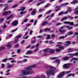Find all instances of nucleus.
<instances>
[{
	"label": "nucleus",
	"mask_w": 78,
	"mask_h": 78,
	"mask_svg": "<svg viewBox=\"0 0 78 78\" xmlns=\"http://www.w3.org/2000/svg\"><path fill=\"white\" fill-rule=\"evenodd\" d=\"M56 57H53V58H51L50 59H56Z\"/></svg>",
	"instance_id": "nucleus-63"
},
{
	"label": "nucleus",
	"mask_w": 78,
	"mask_h": 78,
	"mask_svg": "<svg viewBox=\"0 0 78 78\" xmlns=\"http://www.w3.org/2000/svg\"><path fill=\"white\" fill-rule=\"evenodd\" d=\"M28 20L27 19H24V20H23V22H27V21H28Z\"/></svg>",
	"instance_id": "nucleus-42"
},
{
	"label": "nucleus",
	"mask_w": 78,
	"mask_h": 78,
	"mask_svg": "<svg viewBox=\"0 0 78 78\" xmlns=\"http://www.w3.org/2000/svg\"><path fill=\"white\" fill-rule=\"evenodd\" d=\"M55 62L57 63V65H59L60 63V60L57 59L55 60Z\"/></svg>",
	"instance_id": "nucleus-19"
},
{
	"label": "nucleus",
	"mask_w": 78,
	"mask_h": 78,
	"mask_svg": "<svg viewBox=\"0 0 78 78\" xmlns=\"http://www.w3.org/2000/svg\"><path fill=\"white\" fill-rule=\"evenodd\" d=\"M26 8V7H25L22 6L21 7L20 9L18 10V11H25V9Z\"/></svg>",
	"instance_id": "nucleus-16"
},
{
	"label": "nucleus",
	"mask_w": 78,
	"mask_h": 78,
	"mask_svg": "<svg viewBox=\"0 0 78 78\" xmlns=\"http://www.w3.org/2000/svg\"><path fill=\"white\" fill-rule=\"evenodd\" d=\"M12 16H13V15H11L9 17H8L6 19L7 20H9V18H11V17H12Z\"/></svg>",
	"instance_id": "nucleus-47"
},
{
	"label": "nucleus",
	"mask_w": 78,
	"mask_h": 78,
	"mask_svg": "<svg viewBox=\"0 0 78 78\" xmlns=\"http://www.w3.org/2000/svg\"><path fill=\"white\" fill-rule=\"evenodd\" d=\"M71 4H73V5H75L76 4L75 0H73L72 2H71Z\"/></svg>",
	"instance_id": "nucleus-37"
},
{
	"label": "nucleus",
	"mask_w": 78,
	"mask_h": 78,
	"mask_svg": "<svg viewBox=\"0 0 78 78\" xmlns=\"http://www.w3.org/2000/svg\"><path fill=\"white\" fill-rule=\"evenodd\" d=\"M73 34V32H70L68 33V35H71V34Z\"/></svg>",
	"instance_id": "nucleus-56"
},
{
	"label": "nucleus",
	"mask_w": 78,
	"mask_h": 78,
	"mask_svg": "<svg viewBox=\"0 0 78 78\" xmlns=\"http://www.w3.org/2000/svg\"><path fill=\"white\" fill-rule=\"evenodd\" d=\"M65 44H64V46H66V47H67L70 44V42L69 41H66L65 42Z\"/></svg>",
	"instance_id": "nucleus-13"
},
{
	"label": "nucleus",
	"mask_w": 78,
	"mask_h": 78,
	"mask_svg": "<svg viewBox=\"0 0 78 78\" xmlns=\"http://www.w3.org/2000/svg\"><path fill=\"white\" fill-rule=\"evenodd\" d=\"M11 13V11L10 10H9V11L7 12H3V16H6V15H7L8 14H9Z\"/></svg>",
	"instance_id": "nucleus-11"
},
{
	"label": "nucleus",
	"mask_w": 78,
	"mask_h": 78,
	"mask_svg": "<svg viewBox=\"0 0 78 78\" xmlns=\"http://www.w3.org/2000/svg\"><path fill=\"white\" fill-rule=\"evenodd\" d=\"M31 53V51H27V53H26V55H28V54H30V53Z\"/></svg>",
	"instance_id": "nucleus-36"
},
{
	"label": "nucleus",
	"mask_w": 78,
	"mask_h": 78,
	"mask_svg": "<svg viewBox=\"0 0 78 78\" xmlns=\"http://www.w3.org/2000/svg\"><path fill=\"white\" fill-rule=\"evenodd\" d=\"M7 61H8V58H6L2 60V61L4 62H6Z\"/></svg>",
	"instance_id": "nucleus-30"
},
{
	"label": "nucleus",
	"mask_w": 78,
	"mask_h": 78,
	"mask_svg": "<svg viewBox=\"0 0 78 78\" xmlns=\"http://www.w3.org/2000/svg\"><path fill=\"white\" fill-rule=\"evenodd\" d=\"M44 67L47 69L46 73L47 75L51 74V75H53L56 73L55 70H56V68H54L53 67L48 66L47 65H45Z\"/></svg>",
	"instance_id": "nucleus-2"
},
{
	"label": "nucleus",
	"mask_w": 78,
	"mask_h": 78,
	"mask_svg": "<svg viewBox=\"0 0 78 78\" xmlns=\"http://www.w3.org/2000/svg\"><path fill=\"white\" fill-rule=\"evenodd\" d=\"M39 48H37L36 49L34 50V51H38L39 50Z\"/></svg>",
	"instance_id": "nucleus-54"
},
{
	"label": "nucleus",
	"mask_w": 78,
	"mask_h": 78,
	"mask_svg": "<svg viewBox=\"0 0 78 78\" xmlns=\"http://www.w3.org/2000/svg\"><path fill=\"white\" fill-rule=\"evenodd\" d=\"M28 34V32H27L25 33L24 36V37H25V36H27Z\"/></svg>",
	"instance_id": "nucleus-51"
},
{
	"label": "nucleus",
	"mask_w": 78,
	"mask_h": 78,
	"mask_svg": "<svg viewBox=\"0 0 78 78\" xmlns=\"http://www.w3.org/2000/svg\"><path fill=\"white\" fill-rule=\"evenodd\" d=\"M19 44H17L16 45H15V47L17 48L19 47Z\"/></svg>",
	"instance_id": "nucleus-59"
},
{
	"label": "nucleus",
	"mask_w": 78,
	"mask_h": 78,
	"mask_svg": "<svg viewBox=\"0 0 78 78\" xmlns=\"http://www.w3.org/2000/svg\"><path fill=\"white\" fill-rule=\"evenodd\" d=\"M18 6V5L16 4L12 6V8H16V7H17Z\"/></svg>",
	"instance_id": "nucleus-46"
},
{
	"label": "nucleus",
	"mask_w": 78,
	"mask_h": 78,
	"mask_svg": "<svg viewBox=\"0 0 78 78\" xmlns=\"http://www.w3.org/2000/svg\"><path fill=\"white\" fill-rule=\"evenodd\" d=\"M22 37V36L21 35H19L17 36L16 37V39H18L19 38H20L21 37Z\"/></svg>",
	"instance_id": "nucleus-28"
},
{
	"label": "nucleus",
	"mask_w": 78,
	"mask_h": 78,
	"mask_svg": "<svg viewBox=\"0 0 78 78\" xmlns=\"http://www.w3.org/2000/svg\"><path fill=\"white\" fill-rule=\"evenodd\" d=\"M59 48L60 49V50H64L65 48L64 46H61L59 47Z\"/></svg>",
	"instance_id": "nucleus-33"
},
{
	"label": "nucleus",
	"mask_w": 78,
	"mask_h": 78,
	"mask_svg": "<svg viewBox=\"0 0 78 78\" xmlns=\"http://www.w3.org/2000/svg\"><path fill=\"white\" fill-rule=\"evenodd\" d=\"M31 42L32 44H35V42H36V41L34 40H32L31 41Z\"/></svg>",
	"instance_id": "nucleus-40"
},
{
	"label": "nucleus",
	"mask_w": 78,
	"mask_h": 78,
	"mask_svg": "<svg viewBox=\"0 0 78 78\" xmlns=\"http://www.w3.org/2000/svg\"><path fill=\"white\" fill-rule=\"evenodd\" d=\"M57 43V47H59L61 46V44H62V43L61 42H58Z\"/></svg>",
	"instance_id": "nucleus-23"
},
{
	"label": "nucleus",
	"mask_w": 78,
	"mask_h": 78,
	"mask_svg": "<svg viewBox=\"0 0 78 78\" xmlns=\"http://www.w3.org/2000/svg\"><path fill=\"white\" fill-rule=\"evenodd\" d=\"M49 5V4L48 3L44 6V8H48V7Z\"/></svg>",
	"instance_id": "nucleus-49"
},
{
	"label": "nucleus",
	"mask_w": 78,
	"mask_h": 78,
	"mask_svg": "<svg viewBox=\"0 0 78 78\" xmlns=\"http://www.w3.org/2000/svg\"><path fill=\"white\" fill-rule=\"evenodd\" d=\"M51 12V10H49L46 12V14H50V12Z\"/></svg>",
	"instance_id": "nucleus-45"
},
{
	"label": "nucleus",
	"mask_w": 78,
	"mask_h": 78,
	"mask_svg": "<svg viewBox=\"0 0 78 78\" xmlns=\"http://www.w3.org/2000/svg\"><path fill=\"white\" fill-rule=\"evenodd\" d=\"M56 51L57 52H59V51H60L61 49H59L57 48L56 49Z\"/></svg>",
	"instance_id": "nucleus-52"
},
{
	"label": "nucleus",
	"mask_w": 78,
	"mask_h": 78,
	"mask_svg": "<svg viewBox=\"0 0 78 78\" xmlns=\"http://www.w3.org/2000/svg\"><path fill=\"white\" fill-rule=\"evenodd\" d=\"M36 67L35 65H31L29 66L27 68H25V69L27 71L24 70L21 71V74L22 75H27L29 74H32L33 73V71L31 70L32 68Z\"/></svg>",
	"instance_id": "nucleus-1"
},
{
	"label": "nucleus",
	"mask_w": 78,
	"mask_h": 78,
	"mask_svg": "<svg viewBox=\"0 0 78 78\" xmlns=\"http://www.w3.org/2000/svg\"><path fill=\"white\" fill-rule=\"evenodd\" d=\"M42 36H37L38 38H41L42 37Z\"/></svg>",
	"instance_id": "nucleus-62"
},
{
	"label": "nucleus",
	"mask_w": 78,
	"mask_h": 78,
	"mask_svg": "<svg viewBox=\"0 0 78 78\" xmlns=\"http://www.w3.org/2000/svg\"><path fill=\"white\" fill-rule=\"evenodd\" d=\"M3 49H5V47L1 46L0 47V50H2Z\"/></svg>",
	"instance_id": "nucleus-43"
},
{
	"label": "nucleus",
	"mask_w": 78,
	"mask_h": 78,
	"mask_svg": "<svg viewBox=\"0 0 78 78\" xmlns=\"http://www.w3.org/2000/svg\"><path fill=\"white\" fill-rule=\"evenodd\" d=\"M6 46L8 48H11L12 45L11 44V43L9 42L6 44Z\"/></svg>",
	"instance_id": "nucleus-12"
},
{
	"label": "nucleus",
	"mask_w": 78,
	"mask_h": 78,
	"mask_svg": "<svg viewBox=\"0 0 78 78\" xmlns=\"http://www.w3.org/2000/svg\"><path fill=\"white\" fill-rule=\"evenodd\" d=\"M47 37H46V39H50V35H48V34H47Z\"/></svg>",
	"instance_id": "nucleus-39"
},
{
	"label": "nucleus",
	"mask_w": 78,
	"mask_h": 78,
	"mask_svg": "<svg viewBox=\"0 0 78 78\" xmlns=\"http://www.w3.org/2000/svg\"><path fill=\"white\" fill-rule=\"evenodd\" d=\"M68 4H69V3H65L63 4L62 5H61V7H65V6H67V5H68Z\"/></svg>",
	"instance_id": "nucleus-24"
},
{
	"label": "nucleus",
	"mask_w": 78,
	"mask_h": 78,
	"mask_svg": "<svg viewBox=\"0 0 78 78\" xmlns=\"http://www.w3.org/2000/svg\"><path fill=\"white\" fill-rule=\"evenodd\" d=\"M27 61V59H24L22 61L23 62H25Z\"/></svg>",
	"instance_id": "nucleus-50"
},
{
	"label": "nucleus",
	"mask_w": 78,
	"mask_h": 78,
	"mask_svg": "<svg viewBox=\"0 0 78 78\" xmlns=\"http://www.w3.org/2000/svg\"><path fill=\"white\" fill-rule=\"evenodd\" d=\"M63 14V12L62 11L61 12L59 13L58 14L59 16H61V15H62Z\"/></svg>",
	"instance_id": "nucleus-53"
},
{
	"label": "nucleus",
	"mask_w": 78,
	"mask_h": 78,
	"mask_svg": "<svg viewBox=\"0 0 78 78\" xmlns=\"http://www.w3.org/2000/svg\"><path fill=\"white\" fill-rule=\"evenodd\" d=\"M17 24H18V20H16L13 21L11 23V25L12 27H14L17 25Z\"/></svg>",
	"instance_id": "nucleus-7"
},
{
	"label": "nucleus",
	"mask_w": 78,
	"mask_h": 78,
	"mask_svg": "<svg viewBox=\"0 0 78 78\" xmlns=\"http://www.w3.org/2000/svg\"><path fill=\"white\" fill-rule=\"evenodd\" d=\"M17 29H16L15 30H12L11 31V32L12 33H13V32H15L16 31H17Z\"/></svg>",
	"instance_id": "nucleus-55"
},
{
	"label": "nucleus",
	"mask_w": 78,
	"mask_h": 78,
	"mask_svg": "<svg viewBox=\"0 0 78 78\" xmlns=\"http://www.w3.org/2000/svg\"><path fill=\"white\" fill-rule=\"evenodd\" d=\"M7 65H8V67L9 68H12V67H13V66H14V65L13 64L10 65L9 64H7Z\"/></svg>",
	"instance_id": "nucleus-22"
},
{
	"label": "nucleus",
	"mask_w": 78,
	"mask_h": 78,
	"mask_svg": "<svg viewBox=\"0 0 78 78\" xmlns=\"http://www.w3.org/2000/svg\"><path fill=\"white\" fill-rule=\"evenodd\" d=\"M2 69H3V68H5V64H2Z\"/></svg>",
	"instance_id": "nucleus-44"
},
{
	"label": "nucleus",
	"mask_w": 78,
	"mask_h": 78,
	"mask_svg": "<svg viewBox=\"0 0 78 78\" xmlns=\"http://www.w3.org/2000/svg\"><path fill=\"white\" fill-rule=\"evenodd\" d=\"M73 51V49L72 48H69L68 50V52H72Z\"/></svg>",
	"instance_id": "nucleus-26"
},
{
	"label": "nucleus",
	"mask_w": 78,
	"mask_h": 78,
	"mask_svg": "<svg viewBox=\"0 0 78 78\" xmlns=\"http://www.w3.org/2000/svg\"><path fill=\"white\" fill-rule=\"evenodd\" d=\"M45 2V1L44 2H41V3H38L37 4V6H39V5H41V3H44Z\"/></svg>",
	"instance_id": "nucleus-35"
},
{
	"label": "nucleus",
	"mask_w": 78,
	"mask_h": 78,
	"mask_svg": "<svg viewBox=\"0 0 78 78\" xmlns=\"http://www.w3.org/2000/svg\"><path fill=\"white\" fill-rule=\"evenodd\" d=\"M67 19V17L66 16H65V17H63L62 19H61V21H63V20H66Z\"/></svg>",
	"instance_id": "nucleus-27"
},
{
	"label": "nucleus",
	"mask_w": 78,
	"mask_h": 78,
	"mask_svg": "<svg viewBox=\"0 0 78 78\" xmlns=\"http://www.w3.org/2000/svg\"><path fill=\"white\" fill-rule=\"evenodd\" d=\"M36 12H37V10H36V9H34L33 10V11H32L31 15L32 16H35L36 15Z\"/></svg>",
	"instance_id": "nucleus-10"
},
{
	"label": "nucleus",
	"mask_w": 78,
	"mask_h": 78,
	"mask_svg": "<svg viewBox=\"0 0 78 78\" xmlns=\"http://www.w3.org/2000/svg\"><path fill=\"white\" fill-rule=\"evenodd\" d=\"M4 5L5 6V7L4 9V11H6L8 8V4H4Z\"/></svg>",
	"instance_id": "nucleus-17"
},
{
	"label": "nucleus",
	"mask_w": 78,
	"mask_h": 78,
	"mask_svg": "<svg viewBox=\"0 0 78 78\" xmlns=\"http://www.w3.org/2000/svg\"><path fill=\"white\" fill-rule=\"evenodd\" d=\"M72 65V63H68L66 64H65L64 65V68L65 69H67V68H69L70 67V66H71Z\"/></svg>",
	"instance_id": "nucleus-8"
},
{
	"label": "nucleus",
	"mask_w": 78,
	"mask_h": 78,
	"mask_svg": "<svg viewBox=\"0 0 78 78\" xmlns=\"http://www.w3.org/2000/svg\"><path fill=\"white\" fill-rule=\"evenodd\" d=\"M69 55H70L69 57H66L65 58H62V60H63V61H66V60L69 59L70 58H72L73 57V56H74V55L78 56V52H77L75 54H69Z\"/></svg>",
	"instance_id": "nucleus-3"
},
{
	"label": "nucleus",
	"mask_w": 78,
	"mask_h": 78,
	"mask_svg": "<svg viewBox=\"0 0 78 78\" xmlns=\"http://www.w3.org/2000/svg\"><path fill=\"white\" fill-rule=\"evenodd\" d=\"M68 10L69 12H72V8L70 7H68Z\"/></svg>",
	"instance_id": "nucleus-34"
},
{
	"label": "nucleus",
	"mask_w": 78,
	"mask_h": 78,
	"mask_svg": "<svg viewBox=\"0 0 78 78\" xmlns=\"http://www.w3.org/2000/svg\"><path fill=\"white\" fill-rule=\"evenodd\" d=\"M64 23L65 24H68L69 23V25H71V26H74V25L73 24V22H70L69 21H65L64 22Z\"/></svg>",
	"instance_id": "nucleus-9"
},
{
	"label": "nucleus",
	"mask_w": 78,
	"mask_h": 78,
	"mask_svg": "<svg viewBox=\"0 0 78 78\" xmlns=\"http://www.w3.org/2000/svg\"><path fill=\"white\" fill-rule=\"evenodd\" d=\"M61 25V23H58L56 24L55 26H58V25Z\"/></svg>",
	"instance_id": "nucleus-48"
},
{
	"label": "nucleus",
	"mask_w": 78,
	"mask_h": 78,
	"mask_svg": "<svg viewBox=\"0 0 78 78\" xmlns=\"http://www.w3.org/2000/svg\"><path fill=\"white\" fill-rule=\"evenodd\" d=\"M67 36V35H66L65 36H62L59 37L58 39H64V38L65 37H66Z\"/></svg>",
	"instance_id": "nucleus-15"
},
{
	"label": "nucleus",
	"mask_w": 78,
	"mask_h": 78,
	"mask_svg": "<svg viewBox=\"0 0 78 78\" xmlns=\"http://www.w3.org/2000/svg\"><path fill=\"white\" fill-rule=\"evenodd\" d=\"M66 27V26L62 27H60V29H59V31L60 33H66V30H62V29Z\"/></svg>",
	"instance_id": "nucleus-6"
},
{
	"label": "nucleus",
	"mask_w": 78,
	"mask_h": 78,
	"mask_svg": "<svg viewBox=\"0 0 78 78\" xmlns=\"http://www.w3.org/2000/svg\"><path fill=\"white\" fill-rule=\"evenodd\" d=\"M55 49H50L48 48L44 49L43 50V51H44V53H47V52L49 51L51 54H53V53L55 52Z\"/></svg>",
	"instance_id": "nucleus-4"
},
{
	"label": "nucleus",
	"mask_w": 78,
	"mask_h": 78,
	"mask_svg": "<svg viewBox=\"0 0 78 78\" xmlns=\"http://www.w3.org/2000/svg\"><path fill=\"white\" fill-rule=\"evenodd\" d=\"M48 23V22H47V21L44 22L42 23L41 25L42 26H44L45 25H46Z\"/></svg>",
	"instance_id": "nucleus-18"
},
{
	"label": "nucleus",
	"mask_w": 78,
	"mask_h": 78,
	"mask_svg": "<svg viewBox=\"0 0 78 78\" xmlns=\"http://www.w3.org/2000/svg\"><path fill=\"white\" fill-rule=\"evenodd\" d=\"M45 11V9L40 8L39 9L38 12H42V11Z\"/></svg>",
	"instance_id": "nucleus-25"
},
{
	"label": "nucleus",
	"mask_w": 78,
	"mask_h": 78,
	"mask_svg": "<svg viewBox=\"0 0 78 78\" xmlns=\"http://www.w3.org/2000/svg\"><path fill=\"white\" fill-rule=\"evenodd\" d=\"M53 16H54V14L52 13V14H51V15L50 16H49L46 17L45 18V19H48V17H53Z\"/></svg>",
	"instance_id": "nucleus-21"
},
{
	"label": "nucleus",
	"mask_w": 78,
	"mask_h": 78,
	"mask_svg": "<svg viewBox=\"0 0 78 78\" xmlns=\"http://www.w3.org/2000/svg\"><path fill=\"white\" fill-rule=\"evenodd\" d=\"M24 1V0H22L20 2V3H22Z\"/></svg>",
	"instance_id": "nucleus-64"
},
{
	"label": "nucleus",
	"mask_w": 78,
	"mask_h": 78,
	"mask_svg": "<svg viewBox=\"0 0 78 78\" xmlns=\"http://www.w3.org/2000/svg\"><path fill=\"white\" fill-rule=\"evenodd\" d=\"M66 28H68L69 30H70L71 29H72L73 28V27H70L69 26H66Z\"/></svg>",
	"instance_id": "nucleus-29"
},
{
	"label": "nucleus",
	"mask_w": 78,
	"mask_h": 78,
	"mask_svg": "<svg viewBox=\"0 0 78 78\" xmlns=\"http://www.w3.org/2000/svg\"><path fill=\"white\" fill-rule=\"evenodd\" d=\"M19 39H16L14 41V43L15 44H17L18 42H19Z\"/></svg>",
	"instance_id": "nucleus-32"
},
{
	"label": "nucleus",
	"mask_w": 78,
	"mask_h": 78,
	"mask_svg": "<svg viewBox=\"0 0 78 78\" xmlns=\"http://www.w3.org/2000/svg\"><path fill=\"white\" fill-rule=\"evenodd\" d=\"M27 12L25 11L24 12L22 11L20 12V14L22 15V14H25Z\"/></svg>",
	"instance_id": "nucleus-38"
},
{
	"label": "nucleus",
	"mask_w": 78,
	"mask_h": 78,
	"mask_svg": "<svg viewBox=\"0 0 78 78\" xmlns=\"http://www.w3.org/2000/svg\"><path fill=\"white\" fill-rule=\"evenodd\" d=\"M11 63H14V62H16V60H12L11 61H10Z\"/></svg>",
	"instance_id": "nucleus-60"
},
{
	"label": "nucleus",
	"mask_w": 78,
	"mask_h": 78,
	"mask_svg": "<svg viewBox=\"0 0 78 78\" xmlns=\"http://www.w3.org/2000/svg\"><path fill=\"white\" fill-rule=\"evenodd\" d=\"M6 27H7V26L6 25V24H4L3 26L2 27V28L3 29H5L6 28Z\"/></svg>",
	"instance_id": "nucleus-41"
},
{
	"label": "nucleus",
	"mask_w": 78,
	"mask_h": 78,
	"mask_svg": "<svg viewBox=\"0 0 78 78\" xmlns=\"http://www.w3.org/2000/svg\"><path fill=\"white\" fill-rule=\"evenodd\" d=\"M70 72V71H67L66 72L63 71L62 73H60L59 74L57 75V78H61L62 76H64V73H65L66 74H68V73H69Z\"/></svg>",
	"instance_id": "nucleus-5"
},
{
	"label": "nucleus",
	"mask_w": 78,
	"mask_h": 78,
	"mask_svg": "<svg viewBox=\"0 0 78 78\" xmlns=\"http://www.w3.org/2000/svg\"><path fill=\"white\" fill-rule=\"evenodd\" d=\"M73 76V77H75V76L74 75H75V74H69L68 76H66V77H69V76Z\"/></svg>",
	"instance_id": "nucleus-31"
},
{
	"label": "nucleus",
	"mask_w": 78,
	"mask_h": 78,
	"mask_svg": "<svg viewBox=\"0 0 78 78\" xmlns=\"http://www.w3.org/2000/svg\"><path fill=\"white\" fill-rule=\"evenodd\" d=\"M74 13L76 14H78V6L77 7L74 9Z\"/></svg>",
	"instance_id": "nucleus-14"
},
{
	"label": "nucleus",
	"mask_w": 78,
	"mask_h": 78,
	"mask_svg": "<svg viewBox=\"0 0 78 78\" xmlns=\"http://www.w3.org/2000/svg\"><path fill=\"white\" fill-rule=\"evenodd\" d=\"M41 17H42V15H40L38 16V18H41Z\"/></svg>",
	"instance_id": "nucleus-61"
},
{
	"label": "nucleus",
	"mask_w": 78,
	"mask_h": 78,
	"mask_svg": "<svg viewBox=\"0 0 78 78\" xmlns=\"http://www.w3.org/2000/svg\"><path fill=\"white\" fill-rule=\"evenodd\" d=\"M33 33V30H31L30 32V34H31Z\"/></svg>",
	"instance_id": "nucleus-57"
},
{
	"label": "nucleus",
	"mask_w": 78,
	"mask_h": 78,
	"mask_svg": "<svg viewBox=\"0 0 78 78\" xmlns=\"http://www.w3.org/2000/svg\"><path fill=\"white\" fill-rule=\"evenodd\" d=\"M37 23V20H35L34 22V25H36Z\"/></svg>",
	"instance_id": "nucleus-58"
},
{
	"label": "nucleus",
	"mask_w": 78,
	"mask_h": 78,
	"mask_svg": "<svg viewBox=\"0 0 78 78\" xmlns=\"http://www.w3.org/2000/svg\"><path fill=\"white\" fill-rule=\"evenodd\" d=\"M55 8L56 9V10H55V12H57L59 11L60 8L59 7V6L58 5H57L55 7Z\"/></svg>",
	"instance_id": "nucleus-20"
}]
</instances>
